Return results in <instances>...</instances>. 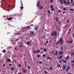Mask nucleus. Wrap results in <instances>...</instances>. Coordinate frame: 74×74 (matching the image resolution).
I'll use <instances>...</instances> for the list:
<instances>
[{"instance_id":"obj_31","label":"nucleus","mask_w":74,"mask_h":74,"mask_svg":"<svg viewBox=\"0 0 74 74\" xmlns=\"http://www.w3.org/2000/svg\"><path fill=\"white\" fill-rule=\"evenodd\" d=\"M61 50H63V47H61L60 48Z\"/></svg>"},{"instance_id":"obj_34","label":"nucleus","mask_w":74,"mask_h":74,"mask_svg":"<svg viewBox=\"0 0 74 74\" xmlns=\"http://www.w3.org/2000/svg\"><path fill=\"white\" fill-rule=\"evenodd\" d=\"M48 12L49 15H50V11H49V10H48Z\"/></svg>"},{"instance_id":"obj_1","label":"nucleus","mask_w":74,"mask_h":74,"mask_svg":"<svg viewBox=\"0 0 74 74\" xmlns=\"http://www.w3.org/2000/svg\"><path fill=\"white\" fill-rule=\"evenodd\" d=\"M60 42L61 45L63 44V38H61L57 42V44H60Z\"/></svg>"},{"instance_id":"obj_29","label":"nucleus","mask_w":74,"mask_h":74,"mask_svg":"<svg viewBox=\"0 0 74 74\" xmlns=\"http://www.w3.org/2000/svg\"><path fill=\"white\" fill-rule=\"evenodd\" d=\"M74 63V60H73L71 62V63Z\"/></svg>"},{"instance_id":"obj_2","label":"nucleus","mask_w":74,"mask_h":74,"mask_svg":"<svg viewBox=\"0 0 74 74\" xmlns=\"http://www.w3.org/2000/svg\"><path fill=\"white\" fill-rule=\"evenodd\" d=\"M51 36H57V32L56 31L55 32H55H53V33L51 34Z\"/></svg>"},{"instance_id":"obj_39","label":"nucleus","mask_w":74,"mask_h":74,"mask_svg":"<svg viewBox=\"0 0 74 74\" xmlns=\"http://www.w3.org/2000/svg\"><path fill=\"white\" fill-rule=\"evenodd\" d=\"M56 21H58V18H56Z\"/></svg>"},{"instance_id":"obj_7","label":"nucleus","mask_w":74,"mask_h":74,"mask_svg":"<svg viewBox=\"0 0 74 74\" xmlns=\"http://www.w3.org/2000/svg\"><path fill=\"white\" fill-rule=\"evenodd\" d=\"M40 3V2H38L36 4V5L37 7H40V4H39Z\"/></svg>"},{"instance_id":"obj_46","label":"nucleus","mask_w":74,"mask_h":74,"mask_svg":"<svg viewBox=\"0 0 74 74\" xmlns=\"http://www.w3.org/2000/svg\"><path fill=\"white\" fill-rule=\"evenodd\" d=\"M20 47H21V48L22 47V45H20L19 46Z\"/></svg>"},{"instance_id":"obj_15","label":"nucleus","mask_w":74,"mask_h":74,"mask_svg":"<svg viewBox=\"0 0 74 74\" xmlns=\"http://www.w3.org/2000/svg\"><path fill=\"white\" fill-rule=\"evenodd\" d=\"M43 9V7L42 6H40L39 7V9L40 10H42V9Z\"/></svg>"},{"instance_id":"obj_3","label":"nucleus","mask_w":74,"mask_h":74,"mask_svg":"<svg viewBox=\"0 0 74 74\" xmlns=\"http://www.w3.org/2000/svg\"><path fill=\"white\" fill-rule=\"evenodd\" d=\"M30 34H31V35H35V34H34V32L33 31H30Z\"/></svg>"},{"instance_id":"obj_52","label":"nucleus","mask_w":74,"mask_h":74,"mask_svg":"<svg viewBox=\"0 0 74 74\" xmlns=\"http://www.w3.org/2000/svg\"><path fill=\"white\" fill-rule=\"evenodd\" d=\"M68 26V25H66L65 26V27H67Z\"/></svg>"},{"instance_id":"obj_20","label":"nucleus","mask_w":74,"mask_h":74,"mask_svg":"<svg viewBox=\"0 0 74 74\" xmlns=\"http://www.w3.org/2000/svg\"><path fill=\"white\" fill-rule=\"evenodd\" d=\"M63 60H59V63H61V62H63Z\"/></svg>"},{"instance_id":"obj_30","label":"nucleus","mask_w":74,"mask_h":74,"mask_svg":"<svg viewBox=\"0 0 74 74\" xmlns=\"http://www.w3.org/2000/svg\"><path fill=\"white\" fill-rule=\"evenodd\" d=\"M37 56L38 58H40V57L41 56V55H37Z\"/></svg>"},{"instance_id":"obj_35","label":"nucleus","mask_w":74,"mask_h":74,"mask_svg":"<svg viewBox=\"0 0 74 74\" xmlns=\"http://www.w3.org/2000/svg\"><path fill=\"white\" fill-rule=\"evenodd\" d=\"M50 8H53V5H51L50 6Z\"/></svg>"},{"instance_id":"obj_62","label":"nucleus","mask_w":74,"mask_h":74,"mask_svg":"<svg viewBox=\"0 0 74 74\" xmlns=\"http://www.w3.org/2000/svg\"><path fill=\"white\" fill-rule=\"evenodd\" d=\"M72 5H74V2L72 3Z\"/></svg>"},{"instance_id":"obj_12","label":"nucleus","mask_w":74,"mask_h":74,"mask_svg":"<svg viewBox=\"0 0 74 74\" xmlns=\"http://www.w3.org/2000/svg\"><path fill=\"white\" fill-rule=\"evenodd\" d=\"M33 52L35 54H36V53H37V51L35 50V51H33Z\"/></svg>"},{"instance_id":"obj_16","label":"nucleus","mask_w":74,"mask_h":74,"mask_svg":"<svg viewBox=\"0 0 74 74\" xmlns=\"http://www.w3.org/2000/svg\"><path fill=\"white\" fill-rule=\"evenodd\" d=\"M11 70H12V71H14L15 70V69L14 67H12L11 68Z\"/></svg>"},{"instance_id":"obj_64","label":"nucleus","mask_w":74,"mask_h":74,"mask_svg":"<svg viewBox=\"0 0 74 74\" xmlns=\"http://www.w3.org/2000/svg\"><path fill=\"white\" fill-rule=\"evenodd\" d=\"M18 74H21V73H18Z\"/></svg>"},{"instance_id":"obj_32","label":"nucleus","mask_w":74,"mask_h":74,"mask_svg":"<svg viewBox=\"0 0 74 74\" xmlns=\"http://www.w3.org/2000/svg\"><path fill=\"white\" fill-rule=\"evenodd\" d=\"M37 53H38V52H40V50H37Z\"/></svg>"},{"instance_id":"obj_61","label":"nucleus","mask_w":74,"mask_h":74,"mask_svg":"<svg viewBox=\"0 0 74 74\" xmlns=\"http://www.w3.org/2000/svg\"><path fill=\"white\" fill-rule=\"evenodd\" d=\"M73 37L74 38V33H73Z\"/></svg>"},{"instance_id":"obj_11","label":"nucleus","mask_w":74,"mask_h":74,"mask_svg":"<svg viewBox=\"0 0 74 74\" xmlns=\"http://www.w3.org/2000/svg\"><path fill=\"white\" fill-rule=\"evenodd\" d=\"M57 66L58 67H60V68H62V66H61V65L59 64H57Z\"/></svg>"},{"instance_id":"obj_58","label":"nucleus","mask_w":74,"mask_h":74,"mask_svg":"<svg viewBox=\"0 0 74 74\" xmlns=\"http://www.w3.org/2000/svg\"><path fill=\"white\" fill-rule=\"evenodd\" d=\"M10 66H12V64H10Z\"/></svg>"},{"instance_id":"obj_14","label":"nucleus","mask_w":74,"mask_h":74,"mask_svg":"<svg viewBox=\"0 0 74 74\" xmlns=\"http://www.w3.org/2000/svg\"><path fill=\"white\" fill-rule=\"evenodd\" d=\"M12 19V17H10L9 18H8V21H10V20H11Z\"/></svg>"},{"instance_id":"obj_38","label":"nucleus","mask_w":74,"mask_h":74,"mask_svg":"<svg viewBox=\"0 0 74 74\" xmlns=\"http://www.w3.org/2000/svg\"><path fill=\"white\" fill-rule=\"evenodd\" d=\"M18 66L19 67H22V65H21V64H18Z\"/></svg>"},{"instance_id":"obj_19","label":"nucleus","mask_w":74,"mask_h":74,"mask_svg":"<svg viewBox=\"0 0 74 74\" xmlns=\"http://www.w3.org/2000/svg\"><path fill=\"white\" fill-rule=\"evenodd\" d=\"M69 55L67 56V57L66 58V60L69 59Z\"/></svg>"},{"instance_id":"obj_42","label":"nucleus","mask_w":74,"mask_h":74,"mask_svg":"<svg viewBox=\"0 0 74 74\" xmlns=\"http://www.w3.org/2000/svg\"><path fill=\"white\" fill-rule=\"evenodd\" d=\"M42 56H43V57H45V54H44L42 55Z\"/></svg>"},{"instance_id":"obj_5","label":"nucleus","mask_w":74,"mask_h":74,"mask_svg":"<svg viewBox=\"0 0 74 74\" xmlns=\"http://www.w3.org/2000/svg\"><path fill=\"white\" fill-rule=\"evenodd\" d=\"M66 66L65 65H63L62 68V69L64 70L65 69H66Z\"/></svg>"},{"instance_id":"obj_27","label":"nucleus","mask_w":74,"mask_h":74,"mask_svg":"<svg viewBox=\"0 0 74 74\" xmlns=\"http://www.w3.org/2000/svg\"><path fill=\"white\" fill-rule=\"evenodd\" d=\"M63 63H66V60H65L64 61H63Z\"/></svg>"},{"instance_id":"obj_51","label":"nucleus","mask_w":74,"mask_h":74,"mask_svg":"<svg viewBox=\"0 0 74 74\" xmlns=\"http://www.w3.org/2000/svg\"><path fill=\"white\" fill-rule=\"evenodd\" d=\"M29 27H29V26H27V29H28V28H29Z\"/></svg>"},{"instance_id":"obj_24","label":"nucleus","mask_w":74,"mask_h":74,"mask_svg":"<svg viewBox=\"0 0 74 74\" xmlns=\"http://www.w3.org/2000/svg\"><path fill=\"white\" fill-rule=\"evenodd\" d=\"M50 70H52V67H49Z\"/></svg>"},{"instance_id":"obj_57","label":"nucleus","mask_w":74,"mask_h":74,"mask_svg":"<svg viewBox=\"0 0 74 74\" xmlns=\"http://www.w3.org/2000/svg\"><path fill=\"white\" fill-rule=\"evenodd\" d=\"M61 4H63V2H62H62H61Z\"/></svg>"},{"instance_id":"obj_4","label":"nucleus","mask_w":74,"mask_h":74,"mask_svg":"<svg viewBox=\"0 0 74 74\" xmlns=\"http://www.w3.org/2000/svg\"><path fill=\"white\" fill-rule=\"evenodd\" d=\"M23 72L24 73H26V72H27V71L26 70H25V68H23Z\"/></svg>"},{"instance_id":"obj_40","label":"nucleus","mask_w":74,"mask_h":74,"mask_svg":"<svg viewBox=\"0 0 74 74\" xmlns=\"http://www.w3.org/2000/svg\"><path fill=\"white\" fill-rule=\"evenodd\" d=\"M63 10H64L65 11V10H66V8H63Z\"/></svg>"},{"instance_id":"obj_18","label":"nucleus","mask_w":74,"mask_h":74,"mask_svg":"<svg viewBox=\"0 0 74 74\" xmlns=\"http://www.w3.org/2000/svg\"><path fill=\"white\" fill-rule=\"evenodd\" d=\"M63 58V56H60L59 58V60H60Z\"/></svg>"},{"instance_id":"obj_8","label":"nucleus","mask_w":74,"mask_h":74,"mask_svg":"<svg viewBox=\"0 0 74 74\" xmlns=\"http://www.w3.org/2000/svg\"><path fill=\"white\" fill-rule=\"evenodd\" d=\"M58 53L60 55H63V51H59L58 52Z\"/></svg>"},{"instance_id":"obj_17","label":"nucleus","mask_w":74,"mask_h":74,"mask_svg":"<svg viewBox=\"0 0 74 74\" xmlns=\"http://www.w3.org/2000/svg\"><path fill=\"white\" fill-rule=\"evenodd\" d=\"M10 61H11V60H10V58L8 59V60H7V62H10Z\"/></svg>"},{"instance_id":"obj_49","label":"nucleus","mask_w":74,"mask_h":74,"mask_svg":"<svg viewBox=\"0 0 74 74\" xmlns=\"http://www.w3.org/2000/svg\"><path fill=\"white\" fill-rule=\"evenodd\" d=\"M53 52H54L53 51H52V53H51V54H52V53H53Z\"/></svg>"},{"instance_id":"obj_48","label":"nucleus","mask_w":74,"mask_h":74,"mask_svg":"<svg viewBox=\"0 0 74 74\" xmlns=\"http://www.w3.org/2000/svg\"><path fill=\"white\" fill-rule=\"evenodd\" d=\"M46 43H48V41L47 40L46 41V42H45Z\"/></svg>"},{"instance_id":"obj_33","label":"nucleus","mask_w":74,"mask_h":74,"mask_svg":"<svg viewBox=\"0 0 74 74\" xmlns=\"http://www.w3.org/2000/svg\"><path fill=\"white\" fill-rule=\"evenodd\" d=\"M30 44V42H27V44L28 45H29V44Z\"/></svg>"},{"instance_id":"obj_36","label":"nucleus","mask_w":74,"mask_h":74,"mask_svg":"<svg viewBox=\"0 0 74 74\" xmlns=\"http://www.w3.org/2000/svg\"><path fill=\"white\" fill-rule=\"evenodd\" d=\"M67 3V2L65 0L64 1V4H66V3Z\"/></svg>"},{"instance_id":"obj_10","label":"nucleus","mask_w":74,"mask_h":74,"mask_svg":"<svg viewBox=\"0 0 74 74\" xmlns=\"http://www.w3.org/2000/svg\"><path fill=\"white\" fill-rule=\"evenodd\" d=\"M37 63H39V64H42V62L41 61L36 62Z\"/></svg>"},{"instance_id":"obj_63","label":"nucleus","mask_w":74,"mask_h":74,"mask_svg":"<svg viewBox=\"0 0 74 74\" xmlns=\"http://www.w3.org/2000/svg\"><path fill=\"white\" fill-rule=\"evenodd\" d=\"M58 24H60V22H58Z\"/></svg>"},{"instance_id":"obj_28","label":"nucleus","mask_w":74,"mask_h":74,"mask_svg":"<svg viewBox=\"0 0 74 74\" xmlns=\"http://www.w3.org/2000/svg\"><path fill=\"white\" fill-rule=\"evenodd\" d=\"M5 52H6V50H4L3 51V53H5Z\"/></svg>"},{"instance_id":"obj_13","label":"nucleus","mask_w":74,"mask_h":74,"mask_svg":"<svg viewBox=\"0 0 74 74\" xmlns=\"http://www.w3.org/2000/svg\"><path fill=\"white\" fill-rule=\"evenodd\" d=\"M38 29V27L37 26L36 27H35L34 28V29L35 30H37Z\"/></svg>"},{"instance_id":"obj_44","label":"nucleus","mask_w":74,"mask_h":74,"mask_svg":"<svg viewBox=\"0 0 74 74\" xmlns=\"http://www.w3.org/2000/svg\"><path fill=\"white\" fill-rule=\"evenodd\" d=\"M74 53H72L71 54V56H73V55H74Z\"/></svg>"},{"instance_id":"obj_41","label":"nucleus","mask_w":74,"mask_h":74,"mask_svg":"<svg viewBox=\"0 0 74 74\" xmlns=\"http://www.w3.org/2000/svg\"><path fill=\"white\" fill-rule=\"evenodd\" d=\"M70 10L71 11H74V9H71Z\"/></svg>"},{"instance_id":"obj_9","label":"nucleus","mask_w":74,"mask_h":74,"mask_svg":"<svg viewBox=\"0 0 74 74\" xmlns=\"http://www.w3.org/2000/svg\"><path fill=\"white\" fill-rule=\"evenodd\" d=\"M58 54V52L57 51H56V53L55 54H53V55H57Z\"/></svg>"},{"instance_id":"obj_53","label":"nucleus","mask_w":74,"mask_h":74,"mask_svg":"<svg viewBox=\"0 0 74 74\" xmlns=\"http://www.w3.org/2000/svg\"><path fill=\"white\" fill-rule=\"evenodd\" d=\"M23 3H21V6H23Z\"/></svg>"},{"instance_id":"obj_59","label":"nucleus","mask_w":74,"mask_h":74,"mask_svg":"<svg viewBox=\"0 0 74 74\" xmlns=\"http://www.w3.org/2000/svg\"><path fill=\"white\" fill-rule=\"evenodd\" d=\"M67 3V4H70V3H69V2H66Z\"/></svg>"},{"instance_id":"obj_22","label":"nucleus","mask_w":74,"mask_h":74,"mask_svg":"<svg viewBox=\"0 0 74 74\" xmlns=\"http://www.w3.org/2000/svg\"><path fill=\"white\" fill-rule=\"evenodd\" d=\"M44 73H45V74H48V72L47 71H44Z\"/></svg>"},{"instance_id":"obj_23","label":"nucleus","mask_w":74,"mask_h":74,"mask_svg":"<svg viewBox=\"0 0 74 74\" xmlns=\"http://www.w3.org/2000/svg\"><path fill=\"white\" fill-rule=\"evenodd\" d=\"M73 40H72L70 41V44H72L73 43Z\"/></svg>"},{"instance_id":"obj_25","label":"nucleus","mask_w":74,"mask_h":74,"mask_svg":"<svg viewBox=\"0 0 74 74\" xmlns=\"http://www.w3.org/2000/svg\"><path fill=\"white\" fill-rule=\"evenodd\" d=\"M47 59H50V60H51V57H48L47 58Z\"/></svg>"},{"instance_id":"obj_26","label":"nucleus","mask_w":74,"mask_h":74,"mask_svg":"<svg viewBox=\"0 0 74 74\" xmlns=\"http://www.w3.org/2000/svg\"><path fill=\"white\" fill-rule=\"evenodd\" d=\"M27 68L29 69H31V68L29 66H27Z\"/></svg>"},{"instance_id":"obj_43","label":"nucleus","mask_w":74,"mask_h":74,"mask_svg":"<svg viewBox=\"0 0 74 74\" xmlns=\"http://www.w3.org/2000/svg\"><path fill=\"white\" fill-rule=\"evenodd\" d=\"M21 9H23V7L21 6L20 7Z\"/></svg>"},{"instance_id":"obj_21","label":"nucleus","mask_w":74,"mask_h":74,"mask_svg":"<svg viewBox=\"0 0 74 74\" xmlns=\"http://www.w3.org/2000/svg\"><path fill=\"white\" fill-rule=\"evenodd\" d=\"M44 50V52H47V50L46 49H43Z\"/></svg>"},{"instance_id":"obj_37","label":"nucleus","mask_w":74,"mask_h":74,"mask_svg":"<svg viewBox=\"0 0 74 74\" xmlns=\"http://www.w3.org/2000/svg\"><path fill=\"white\" fill-rule=\"evenodd\" d=\"M51 11H53V10H54V8H51Z\"/></svg>"},{"instance_id":"obj_47","label":"nucleus","mask_w":74,"mask_h":74,"mask_svg":"<svg viewBox=\"0 0 74 74\" xmlns=\"http://www.w3.org/2000/svg\"><path fill=\"white\" fill-rule=\"evenodd\" d=\"M70 42V41H68L66 42H67V43H69V42Z\"/></svg>"},{"instance_id":"obj_60","label":"nucleus","mask_w":74,"mask_h":74,"mask_svg":"<svg viewBox=\"0 0 74 74\" xmlns=\"http://www.w3.org/2000/svg\"><path fill=\"white\" fill-rule=\"evenodd\" d=\"M2 73H5V71H2Z\"/></svg>"},{"instance_id":"obj_54","label":"nucleus","mask_w":74,"mask_h":74,"mask_svg":"<svg viewBox=\"0 0 74 74\" xmlns=\"http://www.w3.org/2000/svg\"><path fill=\"white\" fill-rule=\"evenodd\" d=\"M8 7H9V8H10V7H11V6H10V5H8Z\"/></svg>"},{"instance_id":"obj_45","label":"nucleus","mask_w":74,"mask_h":74,"mask_svg":"<svg viewBox=\"0 0 74 74\" xmlns=\"http://www.w3.org/2000/svg\"><path fill=\"white\" fill-rule=\"evenodd\" d=\"M50 3H52V1H53V0H50Z\"/></svg>"},{"instance_id":"obj_56","label":"nucleus","mask_w":74,"mask_h":74,"mask_svg":"<svg viewBox=\"0 0 74 74\" xmlns=\"http://www.w3.org/2000/svg\"><path fill=\"white\" fill-rule=\"evenodd\" d=\"M12 9H13V8H10V10H12Z\"/></svg>"},{"instance_id":"obj_55","label":"nucleus","mask_w":74,"mask_h":74,"mask_svg":"<svg viewBox=\"0 0 74 74\" xmlns=\"http://www.w3.org/2000/svg\"><path fill=\"white\" fill-rule=\"evenodd\" d=\"M67 22L68 23H69V20H68L67 21Z\"/></svg>"},{"instance_id":"obj_50","label":"nucleus","mask_w":74,"mask_h":74,"mask_svg":"<svg viewBox=\"0 0 74 74\" xmlns=\"http://www.w3.org/2000/svg\"><path fill=\"white\" fill-rule=\"evenodd\" d=\"M58 12H61V10H58Z\"/></svg>"},{"instance_id":"obj_6","label":"nucleus","mask_w":74,"mask_h":74,"mask_svg":"<svg viewBox=\"0 0 74 74\" xmlns=\"http://www.w3.org/2000/svg\"><path fill=\"white\" fill-rule=\"evenodd\" d=\"M70 69V66H69L68 67L66 70V71H68L69 70V69Z\"/></svg>"}]
</instances>
